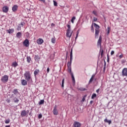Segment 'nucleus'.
<instances>
[{
	"instance_id": "f257e3e1",
	"label": "nucleus",
	"mask_w": 127,
	"mask_h": 127,
	"mask_svg": "<svg viewBox=\"0 0 127 127\" xmlns=\"http://www.w3.org/2000/svg\"><path fill=\"white\" fill-rule=\"evenodd\" d=\"M71 22L68 21L67 25V29L66 30V36L68 38H71V36H72V34H73V31H71Z\"/></svg>"
},
{
	"instance_id": "f03ea898",
	"label": "nucleus",
	"mask_w": 127,
	"mask_h": 127,
	"mask_svg": "<svg viewBox=\"0 0 127 127\" xmlns=\"http://www.w3.org/2000/svg\"><path fill=\"white\" fill-rule=\"evenodd\" d=\"M24 76L25 80H26L27 82H29V81H32V78H31V74H30V71H25V73L24 74Z\"/></svg>"
},
{
	"instance_id": "7ed1b4c3",
	"label": "nucleus",
	"mask_w": 127,
	"mask_h": 127,
	"mask_svg": "<svg viewBox=\"0 0 127 127\" xmlns=\"http://www.w3.org/2000/svg\"><path fill=\"white\" fill-rule=\"evenodd\" d=\"M94 27H95V38H98V37H99V34L100 33V26L96 23H94Z\"/></svg>"
},
{
	"instance_id": "20e7f679",
	"label": "nucleus",
	"mask_w": 127,
	"mask_h": 127,
	"mask_svg": "<svg viewBox=\"0 0 127 127\" xmlns=\"http://www.w3.org/2000/svg\"><path fill=\"white\" fill-rule=\"evenodd\" d=\"M72 57H73V49H71L70 51V61L67 63V67L68 68L71 67V64L72 63Z\"/></svg>"
},
{
	"instance_id": "39448f33",
	"label": "nucleus",
	"mask_w": 127,
	"mask_h": 127,
	"mask_svg": "<svg viewBox=\"0 0 127 127\" xmlns=\"http://www.w3.org/2000/svg\"><path fill=\"white\" fill-rule=\"evenodd\" d=\"M1 81L2 83H7L8 81V76L7 75L3 76L1 78Z\"/></svg>"
},
{
	"instance_id": "423d86ee",
	"label": "nucleus",
	"mask_w": 127,
	"mask_h": 127,
	"mask_svg": "<svg viewBox=\"0 0 127 127\" xmlns=\"http://www.w3.org/2000/svg\"><path fill=\"white\" fill-rule=\"evenodd\" d=\"M29 113V110H23L21 113V117H26Z\"/></svg>"
},
{
	"instance_id": "0eeeda50",
	"label": "nucleus",
	"mask_w": 127,
	"mask_h": 127,
	"mask_svg": "<svg viewBox=\"0 0 127 127\" xmlns=\"http://www.w3.org/2000/svg\"><path fill=\"white\" fill-rule=\"evenodd\" d=\"M23 44L25 47H28L29 46V40H28L27 39H26L23 42Z\"/></svg>"
},
{
	"instance_id": "6e6552de",
	"label": "nucleus",
	"mask_w": 127,
	"mask_h": 127,
	"mask_svg": "<svg viewBox=\"0 0 127 127\" xmlns=\"http://www.w3.org/2000/svg\"><path fill=\"white\" fill-rule=\"evenodd\" d=\"M8 6L6 5L4 6L2 9L3 12H5V13H7V12L8 11Z\"/></svg>"
},
{
	"instance_id": "1a4fd4ad",
	"label": "nucleus",
	"mask_w": 127,
	"mask_h": 127,
	"mask_svg": "<svg viewBox=\"0 0 127 127\" xmlns=\"http://www.w3.org/2000/svg\"><path fill=\"white\" fill-rule=\"evenodd\" d=\"M101 44H102V36H100L99 40L97 42L98 46H100V47H102Z\"/></svg>"
},
{
	"instance_id": "9d476101",
	"label": "nucleus",
	"mask_w": 127,
	"mask_h": 127,
	"mask_svg": "<svg viewBox=\"0 0 127 127\" xmlns=\"http://www.w3.org/2000/svg\"><path fill=\"white\" fill-rule=\"evenodd\" d=\"M17 8H18V6L17 5H14L12 7V10L13 12H15V11H17Z\"/></svg>"
},
{
	"instance_id": "9b49d317",
	"label": "nucleus",
	"mask_w": 127,
	"mask_h": 127,
	"mask_svg": "<svg viewBox=\"0 0 127 127\" xmlns=\"http://www.w3.org/2000/svg\"><path fill=\"white\" fill-rule=\"evenodd\" d=\"M122 75L123 76H127V68H124L122 70Z\"/></svg>"
},
{
	"instance_id": "f8f14e48",
	"label": "nucleus",
	"mask_w": 127,
	"mask_h": 127,
	"mask_svg": "<svg viewBox=\"0 0 127 127\" xmlns=\"http://www.w3.org/2000/svg\"><path fill=\"white\" fill-rule=\"evenodd\" d=\"M53 113L54 115H55V116H57V115H58V111H57V108L56 107V106L54 107Z\"/></svg>"
},
{
	"instance_id": "ddd939ff",
	"label": "nucleus",
	"mask_w": 127,
	"mask_h": 127,
	"mask_svg": "<svg viewBox=\"0 0 127 127\" xmlns=\"http://www.w3.org/2000/svg\"><path fill=\"white\" fill-rule=\"evenodd\" d=\"M73 127H81V123H80L78 122H74Z\"/></svg>"
},
{
	"instance_id": "4468645a",
	"label": "nucleus",
	"mask_w": 127,
	"mask_h": 127,
	"mask_svg": "<svg viewBox=\"0 0 127 127\" xmlns=\"http://www.w3.org/2000/svg\"><path fill=\"white\" fill-rule=\"evenodd\" d=\"M21 84L23 86H26L27 85V81L26 79H22L21 80Z\"/></svg>"
},
{
	"instance_id": "2eb2a0df",
	"label": "nucleus",
	"mask_w": 127,
	"mask_h": 127,
	"mask_svg": "<svg viewBox=\"0 0 127 127\" xmlns=\"http://www.w3.org/2000/svg\"><path fill=\"white\" fill-rule=\"evenodd\" d=\"M7 33H9V34H11V33H13L14 32V29H9V30H6Z\"/></svg>"
},
{
	"instance_id": "dca6fc26",
	"label": "nucleus",
	"mask_w": 127,
	"mask_h": 127,
	"mask_svg": "<svg viewBox=\"0 0 127 127\" xmlns=\"http://www.w3.org/2000/svg\"><path fill=\"white\" fill-rule=\"evenodd\" d=\"M40 72V71L39 70V69H35V70L34 72V75L35 76V77H36V75H38V73Z\"/></svg>"
},
{
	"instance_id": "f3484780",
	"label": "nucleus",
	"mask_w": 127,
	"mask_h": 127,
	"mask_svg": "<svg viewBox=\"0 0 127 127\" xmlns=\"http://www.w3.org/2000/svg\"><path fill=\"white\" fill-rule=\"evenodd\" d=\"M43 40L42 39H38V40L37 41V43L38 44H42V43H43Z\"/></svg>"
},
{
	"instance_id": "a211bd4d",
	"label": "nucleus",
	"mask_w": 127,
	"mask_h": 127,
	"mask_svg": "<svg viewBox=\"0 0 127 127\" xmlns=\"http://www.w3.org/2000/svg\"><path fill=\"white\" fill-rule=\"evenodd\" d=\"M12 67H14V68H15V67H17V66H18V64L16 62H13L11 64Z\"/></svg>"
},
{
	"instance_id": "6ab92c4d",
	"label": "nucleus",
	"mask_w": 127,
	"mask_h": 127,
	"mask_svg": "<svg viewBox=\"0 0 127 127\" xmlns=\"http://www.w3.org/2000/svg\"><path fill=\"white\" fill-rule=\"evenodd\" d=\"M95 77V74H93L90 78V79L89 80V84H91V83H92V82H93V81H94V78Z\"/></svg>"
},
{
	"instance_id": "aec40b11",
	"label": "nucleus",
	"mask_w": 127,
	"mask_h": 127,
	"mask_svg": "<svg viewBox=\"0 0 127 127\" xmlns=\"http://www.w3.org/2000/svg\"><path fill=\"white\" fill-rule=\"evenodd\" d=\"M13 100L14 101V103L17 104L18 102H19V99L17 97H14L13 98Z\"/></svg>"
},
{
	"instance_id": "412c9836",
	"label": "nucleus",
	"mask_w": 127,
	"mask_h": 127,
	"mask_svg": "<svg viewBox=\"0 0 127 127\" xmlns=\"http://www.w3.org/2000/svg\"><path fill=\"white\" fill-rule=\"evenodd\" d=\"M12 93L14 94V95H17L18 94V90L17 89H14L12 91Z\"/></svg>"
},
{
	"instance_id": "4be33fe9",
	"label": "nucleus",
	"mask_w": 127,
	"mask_h": 127,
	"mask_svg": "<svg viewBox=\"0 0 127 127\" xmlns=\"http://www.w3.org/2000/svg\"><path fill=\"white\" fill-rule=\"evenodd\" d=\"M104 122L105 123H108V124H109V125H111V124H112V121L111 120H108V119H105L104 120Z\"/></svg>"
},
{
	"instance_id": "5701e85b",
	"label": "nucleus",
	"mask_w": 127,
	"mask_h": 127,
	"mask_svg": "<svg viewBox=\"0 0 127 127\" xmlns=\"http://www.w3.org/2000/svg\"><path fill=\"white\" fill-rule=\"evenodd\" d=\"M71 76L73 83H75V77H74V75L72 73H71Z\"/></svg>"
},
{
	"instance_id": "b1692460",
	"label": "nucleus",
	"mask_w": 127,
	"mask_h": 127,
	"mask_svg": "<svg viewBox=\"0 0 127 127\" xmlns=\"http://www.w3.org/2000/svg\"><path fill=\"white\" fill-rule=\"evenodd\" d=\"M21 36V32H19L16 34V37H18V38H19Z\"/></svg>"
},
{
	"instance_id": "393cba45",
	"label": "nucleus",
	"mask_w": 127,
	"mask_h": 127,
	"mask_svg": "<svg viewBox=\"0 0 127 127\" xmlns=\"http://www.w3.org/2000/svg\"><path fill=\"white\" fill-rule=\"evenodd\" d=\"M30 61H31V58H30V57H27V62L28 63H30Z\"/></svg>"
},
{
	"instance_id": "a878e982",
	"label": "nucleus",
	"mask_w": 127,
	"mask_h": 127,
	"mask_svg": "<svg viewBox=\"0 0 127 127\" xmlns=\"http://www.w3.org/2000/svg\"><path fill=\"white\" fill-rule=\"evenodd\" d=\"M93 14L95 15V16H98V12L96 10H93L92 11Z\"/></svg>"
},
{
	"instance_id": "bb28decb",
	"label": "nucleus",
	"mask_w": 127,
	"mask_h": 127,
	"mask_svg": "<svg viewBox=\"0 0 127 127\" xmlns=\"http://www.w3.org/2000/svg\"><path fill=\"white\" fill-rule=\"evenodd\" d=\"M52 43H53L54 44H55L56 41L55 40V38H53L51 39Z\"/></svg>"
},
{
	"instance_id": "cd10ccee",
	"label": "nucleus",
	"mask_w": 127,
	"mask_h": 127,
	"mask_svg": "<svg viewBox=\"0 0 127 127\" xmlns=\"http://www.w3.org/2000/svg\"><path fill=\"white\" fill-rule=\"evenodd\" d=\"M65 81V78H63L62 81V87L64 88V81Z\"/></svg>"
},
{
	"instance_id": "c85d7f7f",
	"label": "nucleus",
	"mask_w": 127,
	"mask_h": 127,
	"mask_svg": "<svg viewBox=\"0 0 127 127\" xmlns=\"http://www.w3.org/2000/svg\"><path fill=\"white\" fill-rule=\"evenodd\" d=\"M78 90L79 91H87V89L86 88H84L83 87H80V88H78Z\"/></svg>"
},
{
	"instance_id": "c756f323",
	"label": "nucleus",
	"mask_w": 127,
	"mask_h": 127,
	"mask_svg": "<svg viewBox=\"0 0 127 127\" xmlns=\"http://www.w3.org/2000/svg\"><path fill=\"white\" fill-rule=\"evenodd\" d=\"M39 105H43L44 104V100H41L39 102Z\"/></svg>"
},
{
	"instance_id": "7c9ffc66",
	"label": "nucleus",
	"mask_w": 127,
	"mask_h": 127,
	"mask_svg": "<svg viewBox=\"0 0 127 127\" xmlns=\"http://www.w3.org/2000/svg\"><path fill=\"white\" fill-rule=\"evenodd\" d=\"M75 19H76V17L73 16L72 17L71 21L72 23H74V20H75Z\"/></svg>"
},
{
	"instance_id": "2f4dec72",
	"label": "nucleus",
	"mask_w": 127,
	"mask_h": 127,
	"mask_svg": "<svg viewBox=\"0 0 127 127\" xmlns=\"http://www.w3.org/2000/svg\"><path fill=\"white\" fill-rule=\"evenodd\" d=\"M97 97V94L96 93H93L91 96V99H94V98H96Z\"/></svg>"
},
{
	"instance_id": "473e14b6",
	"label": "nucleus",
	"mask_w": 127,
	"mask_h": 127,
	"mask_svg": "<svg viewBox=\"0 0 127 127\" xmlns=\"http://www.w3.org/2000/svg\"><path fill=\"white\" fill-rule=\"evenodd\" d=\"M9 123H10V120L9 119H7L5 121V124H9Z\"/></svg>"
},
{
	"instance_id": "72a5a7b5",
	"label": "nucleus",
	"mask_w": 127,
	"mask_h": 127,
	"mask_svg": "<svg viewBox=\"0 0 127 127\" xmlns=\"http://www.w3.org/2000/svg\"><path fill=\"white\" fill-rule=\"evenodd\" d=\"M79 30H78L77 32H76V37H75V40L76 39H77V38H78V36H79Z\"/></svg>"
},
{
	"instance_id": "f704fd0d",
	"label": "nucleus",
	"mask_w": 127,
	"mask_h": 127,
	"mask_svg": "<svg viewBox=\"0 0 127 127\" xmlns=\"http://www.w3.org/2000/svg\"><path fill=\"white\" fill-rule=\"evenodd\" d=\"M54 5H55V6H58L57 2H56V1H54Z\"/></svg>"
},
{
	"instance_id": "c9c22d12",
	"label": "nucleus",
	"mask_w": 127,
	"mask_h": 127,
	"mask_svg": "<svg viewBox=\"0 0 127 127\" xmlns=\"http://www.w3.org/2000/svg\"><path fill=\"white\" fill-rule=\"evenodd\" d=\"M107 29H108L107 33H108V34H110V30H111V28H110V27H108L107 28Z\"/></svg>"
},
{
	"instance_id": "e433bc0d",
	"label": "nucleus",
	"mask_w": 127,
	"mask_h": 127,
	"mask_svg": "<svg viewBox=\"0 0 127 127\" xmlns=\"http://www.w3.org/2000/svg\"><path fill=\"white\" fill-rule=\"evenodd\" d=\"M17 30H18V31L21 30V27L18 26L17 28Z\"/></svg>"
},
{
	"instance_id": "4c0bfd02",
	"label": "nucleus",
	"mask_w": 127,
	"mask_h": 127,
	"mask_svg": "<svg viewBox=\"0 0 127 127\" xmlns=\"http://www.w3.org/2000/svg\"><path fill=\"white\" fill-rule=\"evenodd\" d=\"M68 72H69V73H71V67H68Z\"/></svg>"
},
{
	"instance_id": "58836bf2",
	"label": "nucleus",
	"mask_w": 127,
	"mask_h": 127,
	"mask_svg": "<svg viewBox=\"0 0 127 127\" xmlns=\"http://www.w3.org/2000/svg\"><path fill=\"white\" fill-rule=\"evenodd\" d=\"M42 118V115L41 114H39L38 116V119H41Z\"/></svg>"
},
{
	"instance_id": "ea45409f",
	"label": "nucleus",
	"mask_w": 127,
	"mask_h": 127,
	"mask_svg": "<svg viewBox=\"0 0 127 127\" xmlns=\"http://www.w3.org/2000/svg\"><path fill=\"white\" fill-rule=\"evenodd\" d=\"M85 98H86V96H84L82 98V102H85Z\"/></svg>"
},
{
	"instance_id": "a19ab883",
	"label": "nucleus",
	"mask_w": 127,
	"mask_h": 127,
	"mask_svg": "<svg viewBox=\"0 0 127 127\" xmlns=\"http://www.w3.org/2000/svg\"><path fill=\"white\" fill-rule=\"evenodd\" d=\"M92 31H94V26L93 25L91 26Z\"/></svg>"
},
{
	"instance_id": "79ce46f5",
	"label": "nucleus",
	"mask_w": 127,
	"mask_h": 127,
	"mask_svg": "<svg viewBox=\"0 0 127 127\" xmlns=\"http://www.w3.org/2000/svg\"><path fill=\"white\" fill-rule=\"evenodd\" d=\"M106 62H105V63H104V71H105L106 70Z\"/></svg>"
},
{
	"instance_id": "37998d69",
	"label": "nucleus",
	"mask_w": 127,
	"mask_h": 127,
	"mask_svg": "<svg viewBox=\"0 0 127 127\" xmlns=\"http://www.w3.org/2000/svg\"><path fill=\"white\" fill-rule=\"evenodd\" d=\"M103 53H104V50H101V56H103Z\"/></svg>"
},
{
	"instance_id": "c03bdc74",
	"label": "nucleus",
	"mask_w": 127,
	"mask_h": 127,
	"mask_svg": "<svg viewBox=\"0 0 127 127\" xmlns=\"http://www.w3.org/2000/svg\"><path fill=\"white\" fill-rule=\"evenodd\" d=\"M115 54V51H112L111 53V55H114Z\"/></svg>"
},
{
	"instance_id": "a18cd8bd",
	"label": "nucleus",
	"mask_w": 127,
	"mask_h": 127,
	"mask_svg": "<svg viewBox=\"0 0 127 127\" xmlns=\"http://www.w3.org/2000/svg\"><path fill=\"white\" fill-rule=\"evenodd\" d=\"M123 57H124V56L123 55H120L119 56V58H120V59H122Z\"/></svg>"
},
{
	"instance_id": "49530a36",
	"label": "nucleus",
	"mask_w": 127,
	"mask_h": 127,
	"mask_svg": "<svg viewBox=\"0 0 127 127\" xmlns=\"http://www.w3.org/2000/svg\"><path fill=\"white\" fill-rule=\"evenodd\" d=\"M49 71H50V69L49 68V67H48L47 69V73H49Z\"/></svg>"
},
{
	"instance_id": "de8ad7c7",
	"label": "nucleus",
	"mask_w": 127,
	"mask_h": 127,
	"mask_svg": "<svg viewBox=\"0 0 127 127\" xmlns=\"http://www.w3.org/2000/svg\"><path fill=\"white\" fill-rule=\"evenodd\" d=\"M93 21H97V18L94 17H93Z\"/></svg>"
},
{
	"instance_id": "09e8293b",
	"label": "nucleus",
	"mask_w": 127,
	"mask_h": 127,
	"mask_svg": "<svg viewBox=\"0 0 127 127\" xmlns=\"http://www.w3.org/2000/svg\"><path fill=\"white\" fill-rule=\"evenodd\" d=\"M110 58H109V55H107V62H109Z\"/></svg>"
},
{
	"instance_id": "8fccbe9b",
	"label": "nucleus",
	"mask_w": 127,
	"mask_h": 127,
	"mask_svg": "<svg viewBox=\"0 0 127 127\" xmlns=\"http://www.w3.org/2000/svg\"><path fill=\"white\" fill-rule=\"evenodd\" d=\"M6 102H7L8 103H10V99H7Z\"/></svg>"
},
{
	"instance_id": "3c124183",
	"label": "nucleus",
	"mask_w": 127,
	"mask_h": 127,
	"mask_svg": "<svg viewBox=\"0 0 127 127\" xmlns=\"http://www.w3.org/2000/svg\"><path fill=\"white\" fill-rule=\"evenodd\" d=\"M93 103H94L93 101H92V100L90 101V105H92V104H93Z\"/></svg>"
},
{
	"instance_id": "603ef678",
	"label": "nucleus",
	"mask_w": 127,
	"mask_h": 127,
	"mask_svg": "<svg viewBox=\"0 0 127 127\" xmlns=\"http://www.w3.org/2000/svg\"><path fill=\"white\" fill-rule=\"evenodd\" d=\"M39 1H43L44 3L45 2V0H39Z\"/></svg>"
},
{
	"instance_id": "864d4df0",
	"label": "nucleus",
	"mask_w": 127,
	"mask_h": 127,
	"mask_svg": "<svg viewBox=\"0 0 127 127\" xmlns=\"http://www.w3.org/2000/svg\"><path fill=\"white\" fill-rule=\"evenodd\" d=\"M100 91V89H98L97 90H96V93H99V91Z\"/></svg>"
},
{
	"instance_id": "5fc2aeb1",
	"label": "nucleus",
	"mask_w": 127,
	"mask_h": 127,
	"mask_svg": "<svg viewBox=\"0 0 127 127\" xmlns=\"http://www.w3.org/2000/svg\"><path fill=\"white\" fill-rule=\"evenodd\" d=\"M5 127H10V125L6 126Z\"/></svg>"
},
{
	"instance_id": "6e6d98bb",
	"label": "nucleus",
	"mask_w": 127,
	"mask_h": 127,
	"mask_svg": "<svg viewBox=\"0 0 127 127\" xmlns=\"http://www.w3.org/2000/svg\"><path fill=\"white\" fill-rule=\"evenodd\" d=\"M35 58H38V56H35Z\"/></svg>"
},
{
	"instance_id": "4d7b16f0",
	"label": "nucleus",
	"mask_w": 127,
	"mask_h": 127,
	"mask_svg": "<svg viewBox=\"0 0 127 127\" xmlns=\"http://www.w3.org/2000/svg\"><path fill=\"white\" fill-rule=\"evenodd\" d=\"M68 56V52L66 53V57Z\"/></svg>"
},
{
	"instance_id": "13d9d810",
	"label": "nucleus",
	"mask_w": 127,
	"mask_h": 127,
	"mask_svg": "<svg viewBox=\"0 0 127 127\" xmlns=\"http://www.w3.org/2000/svg\"><path fill=\"white\" fill-rule=\"evenodd\" d=\"M51 25H54V23H52Z\"/></svg>"
},
{
	"instance_id": "bf43d9fd",
	"label": "nucleus",
	"mask_w": 127,
	"mask_h": 127,
	"mask_svg": "<svg viewBox=\"0 0 127 127\" xmlns=\"http://www.w3.org/2000/svg\"><path fill=\"white\" fill-rule=\"evenodd\" d=\"M21 25H23V24H22V23H21Z\"/></svg>"
}]
</instances>
